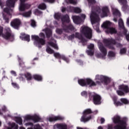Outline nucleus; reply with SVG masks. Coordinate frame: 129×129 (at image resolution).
I'll list each match as a JSON object with an SVG mask.
<instances>
[{
  "instance_id": "1",
  "label": "nucleus",
  "mask_w": 129,
  "mask_h": 129,
  "mask_svg": "<svg viewBox=\"0 0 129 129\" xmlns=\"http://www.w3.org/2000/svg\"><path fill=\"white\" fill-rule=\"evenodd\" d=\"M89 3V8H91L92 11L90 15L91 22L93 25V28L96 30L97 33H100L99 30V22H100V19L99 16H101L102 18L104 17H107L109 15V9L107 6H104L102 7L101 10L99 7H96L95 4L96 1L95 0H88Z\"/></svg>"
},
{
  "instance_id": "2",
  "label": "nucleus",
  "mask_w": 129,
  "mask_h": 129,
  "mask_svg": "<svg viewBox=\"0 0 129 129\" xmlns=\"http://www.w3.org/2000/svg\"><path fill=\"white\" fill-rule=\"evenodd\" d=\"M112 119L114 123H118L114 126V129H126L125 121L127 120V118H123V119L121 120L119 116H115Z\"/></svg>"
},
{
  "instance_id": "3",
  "label": "nucleus",
  "mask_w": 129,
  "mask_h": 129,
  "mask_svg": "<svg viewBox=\"0 0 129 129\" xmlns=\"http://www.w3.org/2000/svg\"><path fill=\"white\" fill-rule=\"evenodd\" d=\"M4 28L0 26V36H2L6 40H14V36L12 35V31L9 27H6L4 29V33L3 34Z\"/></svg>"
},
{
  "instance_id": "4",
  "label": "nucleus",
  "mask_w": 129,
  "mask_h": 129,
  "mask_svg": "<svg viewBox=\"0 0 129 129\" xmlns=\"http://www.w3.org/2000/svg\"><path fill=\"white\" fill-rule=\"evenodd\" d=\"M111 25V23L110 22L107 21L104 22L101 27L102 28L106 29L105 32L107 34H111V35L116 34L117 33V30L113 27H110Z\"/></svg>"
},
{
  "instance_id": "5",
  "label": "nucleus",
  "mask_w": 129,
  "mask_h": 129,
  "mask_svg": "<svg viewBox=\"0 0 129 129\" xmlns=\"http://www.w3.org/2000/svg\"><path fill=\"white\" fill-rule=\"evenodd\" d=\"M103 42L105 45H106L107 47H108V48H109L110 49H114V47L112 45H116V47H117L118 48H121V47H122V44L119 43H116V42H115V40L113 39L112 38L108 39H105L103 40Z\"/></svg>"
},
{
  "instance_id": "6",
  "label": "nucleus",
  "mask_w": 129,
  "mask_h": 129,
  "mask_svg": "<svg viewBox=\"0 0 129 129\" xmlns=\"http://www.w3.org/2000/svg\"><path fill=\"white\" fill-rule=\"evenodd\" d=\"M61 22L63 24V30L65 31V32H68V30H71V31H73L74 30V27L72 24H69L68 26H67L66 25H64V24L65 23H70V20L69 18V16L66 15L65 16H63L61 18Z\"/></svg>"
},
{
  "instance_id": "7",
  "label": "nucleus",
  "mask_w": 129,
  "mask_h": 129,
  "mask_svg": "<svg viewBox=\"0 0 129 129\" xmlns=\"http://www.w3.org/2000/svg\"><path fill=\"white\" fill-rule=\"evenodd\" d=\"M31 39L34 41V45L38 48H42V46H44L46 44V40L42 38H40L38 36L32 35Z\"/></svg>"
},
{
  "instance_id": "8",
  "label": "nucleus",
  "mask_w": 129,
  "mask_h": 129,
  "mask_svg": "<svg viewBox=\"0 0 129 129\" xmlns=\"http://www.w3.org/2000/svg\"><path fill=\"white\" fill-rule=\"evenodd\" d=\"M98 46L99 49L101 52V53H97L96 54V57L98 58H101V59H105V56L107 54V51L106 50V48L103 46V44L101 42L98 43Z\"/></svg>"
},
{
  "instance_id": "9",
  "label": "nucleus",
  "mask_w": 129,
  "mask_h": 129,
  "mask_svg": "<svg viewBox=\"0 0 129 129\" xmlns=\"http://www.w3.org/2000/svg\"><path fill=\"white\" fill-rule=\"evenodd\" d=\"M81 33L86 36L88 39H91L92 37V30L87 26H82L81 28Z\"/></svg>"
},
{
  "instance_id": "10",
  "label": "nucleus",
  "mask_w": 129,
  "mask_h": 129,
  "mask_svg": "<svg viewBox=\"0 0 129 129\" xmlns=\"http://www.w3.org/2000/svg\"><path fill=\"white\" fill-rule=\"evenodd\" d=\"M78 83L80 84V85H81V86H85L87 84L90 86H95V85H96L95 83L90 79L79 80Z\"/></svg>"
},
{
  "instance_id": "11",
  "label": "nucleus",
  "mask_w": 129,
  "mask_h": 129,
  "mask_svg": "<svg viewBox=\"0 0 129 129\" xmlns=\"http://www.w3.org/2000/svg\"><path fill=\"white\" fill-rule=\"evenodd\" d=\"M118 89L119 90H117L116 92L118 95H119L120 96H124V92H125V93H128L129 92V88L127 86L121 85L118 86Z\"/></svg>"
},
{
  "instance_id": "12",
  "label": "nucleus",
  "mask_w": 129,
  "mask_h": 129,
  "mask_svg": "<svg viewBox=\"0 0 129 129\" xmlns=\"http://www.w3.org/2000/svg\"><path fill=\"white\" fill-rule=\"evenodd\" d=\"M75 38H77L78 39H79V40H81L83 46H85V45H86V44H87L86 40H85V39H84L83 37H82V35L79 34V33L77 32L75 34H72V35L69 36V40H73V39H74Z\"/></svg>"
},
{
  "instance_id": "13",
  "label": "nucleus",
  "mask_w": 129,
  "mask_h": 129,
  "mask_svg": "<svg viewBox=\"0 0 129 129\" xmlns=\"http://www.w3.org/2000/svg\"><path fill=\"white\" fill-rule=\"evenodd\" d=\"M96 83L100 84L102 82H104L107 84V82H109V79L107 77L103 75H96L95 78Z\"/></svg>"
},
{
  "instance_id": "14",
  "label": "nucleus",
  "mask_w": 129,
  "mask_h": 129,
  "mask_svg": "<svg viewBox=\"0 0 129 129\" xmlns=\"http://www.w3.org/2000/svg\"><path fill=\"white\" fill-rule=\"evenodd\" d=\"M92 111L90 109H87L84 111V115H83L81 118V121L83 122H87L89 120H90L92 118L91 116L86 117V114H89L92 113Z\"/></svg>"
},
{
  "instance_id": "15",
  "label": "nucleus",
  "mask_w": 129,
  "mask_h": 129,
  "mask_svg": "<svg viewBox=\"0 0 129 129\" xmlns=\"http://www.w3.org/2000/svg\"><path fill=\"white\" fill-rule=\"evenodd\" d=\"M26 1L27 0H20L19 11H20V12H24V11H26V10L30 9L31 7V5L29 4L25 3Z\"/></svg>"
},
{
  "instance_id": "16",
  "label": "nucleus",
  "mask_w": 129,
  "mask_h": 129,
  "mask_svg": "<svg viewBox=\"0 0 129 129\" xmlns=\"http://www.w3.org/2000/svg\"><path fill=\"white\" fill-rule=\"evenodd\" d=\"M24 119L25 120H32L34 121V122H38V121H40V117L37 115H27L24 116Z\"/></svg>"
},
{
  "instance_id": "17",
  "label": "nucleus",
  "mask_w": 129,
  "mask_h": 129,
  "mask_svg": "<svg viewBox=\"0 0 129 129\" xmlns=\"http://www.w3.org/2000/svg\"><path fill=\"white\" fill-rule=\"evenodd\" d=\"M112 12L114 17L113 21L116 23V22H117V19L116 18H119V17H120V12H119V11H118V10H117L116 8L113 7L112 8Z\"/></svg>"
},
{
  "instance_id": "18",
  "label": "nucleus",
  "mask_w": 129,
  "mask_h": 129,
  "mask_svg": "<svg viewBox=\"0 0 129 129\" xmlns=\"http://www.w3.org/2000/svg\"><path fill=\"white\" fill-rule=\"evenodd\" d=\"M118 26H119V29L121 30V31H122L124 35H125L126 34V32H127V30L125 29V28L124 27V24H123V21L122 19H120L118 20Z\"/></svg>"
},
{
  "instance_id": "19",
  "label": "nucleus",
  "mask_w": 129,
  "mask_h": 129,
  "mask_svg": "<svg viewBox=\"0 0 129 129\" xmlns=\"http://www.w3.org/2000/svg\"><path fill=\"white\" fill-rule=\"evenodd\" d=\"M20 25H21V21L19 19H14L11 23V25L13 28H14V29H19Z\"/></svg>"
},
{
  "instance_id": "20",
  "label": "nucleus",
  "mask_w": 129,
  "mask_h": 129,
  "mask_svg": "<svg viewBox=\"0 0 129 129\" xmlns=\"http://www.w3.org/2000/svg\"><path fill=\"white\" fill-rule=\"evenodd\" d=\"M93 102L94 104L97 105L101 103V97L100 95L96 94L93 96Z\"/></svg>"
},
{
  "instance_id": "21",
  "label": "nucleus",
  "mask_w": 129,
  "mask_h": 129,
  "mask_svg": "<svg viewBox=\"0 0 129 129\" xmlns=\"http://www.w3.org/2000/svg\"><path fill=\"white\" fill-rule=\"evenodd\" d=\"M88 49L89 50L86 51L87 54L89 56H93V54H94V44L91 43L88 45Z\"/></svg>"
},
{
  "instance_id": "22",
  "label": "nucleus",
  "mask_w": 129,
  "mask_h": 129,
  "mask_svg": "<svg viewBox=\"0 0 129 129\" xmlns=\"http://www.w3.org/2000/svg\"><path fill=\"white\" fill-rule=\"evenodd\" d=\"M53 55L55 58H58V59H62L64 61H66L67 63H69V59L65 57L64 55H61L59 52H53Z\"/></svg>"
},
{
  "instance_id": "23",
  "label": "nucleus",
  "mask_w": 129,
  "mask_h": 129,
  "mask_svg": "<svg viewBox=\"0 0 129 129\" xmlns=\"http://www.w3.org/2000/svg\"><path fill=\"white\" fill-rule=\"evenodd\" d=\"M118 1H119V3H120V4L121 5H122L123 6L122 7V11H125L129 10V7L127 5H126V3H127L126 0H118Z\"/></svg>"
},
{
  "instance_id": "24",
  "label": "nucleus",
  "mask_w": 129,
  "mask_h": 129,
  "mask_svg": "<svg viewBox=\"0 0 129 129\" xmlns=\"http://www.w3.org/2000/svg\"><path fill=\"white\" fill-rule=\"evenodd\" d=\"M68 11V12H74V13H76V14L81 13V9L78 7H70Z\"/></svg>"
},
{
  "instance_id": "25",
  "label": "nucleus",
  "mask_w": 129,
  "mask_h": 129,
  "mask_svg": "<svg viewBox=\"0 0 129 129\" xmlns=\"http://www.w3.org/2000/svg\"><path fill=\"white\" fill-rule=\"evenodd\" d=\"M53 128L56 129H67V125L65 123H59V124H55L53 126Z\"/></svg>"
},
{
  "instance_id": "26",
  "label": "nucleus",
  "mask_w": 129,
  "mask_h": 129,
  "mask_svg": "<svg viewBox=\"0 0 129 129\" xmlns=\"http://www.w3.org/2000/svg\"><path fill=\"white\" fill-rule=\"evenodd\" d=\"M16 2H18V0H7L6 2V5L8 8H14Z\"/></svg>"
},
{
  "instance_id": "27",
  "label": "nucleus",
  "mask_w": 129,
  "mask_h": 129,
  "mask_svg": "<svg viewBox=\"0 0 129 129\" xmlns=\"http://www.w3.org/2000/svg\"><path fill=\"white\" fill-rule=\"evenodd\" d=\"M64 117L61 116L51 117L49 118V121H55L56 120H63Z\"/></svg>"
},
{
  "instance_id": "28",
  "label": "nucleus",
  "mask_w": 129,
  "mask_h": 129,
  "mask_svg": "<svg viewBox=\"0 0 129 129\" xmlns=\"http://www.w3.org/2000/svg\"><path fill=\"white\" fill-rule=\"evenodd\" d=\"M72 19L75 24H77V25L80 24L81 18L79 16H74L72 17Z\"/></svg>"
},
{
  "instance_id": "29",
  "label": "nucleus",
  "mask_w": 129,
  "mask_h": 129,
  "mask_svg": "<svg viewBox=\"0 0 129 129\" xmlns=\"http://www.w3.org/2000/svg\"><path fill=\"white\" fill-rule=\"evenodd\" d=\"M21 35L22 36H20V39L24 41H27V42H30V35H26L25 33H22Z\"/></svg>"
},
{
  "instance_id": "30",
  "label": "nucleus",
  "mask_w": 129,
  "mask_h": 129,
  "mask_svg": "<svg viewBox=\"0 0 129 129\" xmlns=\"http://www.w3.org/2000/svg\"><path fill=\"white\" fill-rule=\"evenodd\" d=\"M113 101L115 106H121L122 105V103L117 101V98L116 97H113Z\"/></svg>"
},
{
  "instance_id": "31",
  "label": "nucleus",
  "mask_w": 129,
  "mask_h": 129,
  "mask_svg": "<svg viewBox=\"0 0 129 129\" xmlns=\"http://www.w3.org/2000/svg\"><path fill=\"white\" fill-rule=\"evenodd\" d=\"M9 124L10 127H7V129H18L19 127L16 123H9Z\"/></svg>"
},
{
  "instance_id": "32",
  "label": "nucleus",
  "mask_w": 129,
  "mask_h": 129,
  "mask_svg": "<svg viewBox=\"0 0 129 129\" xmlns=\"http://www.w3.org/2000/svg\"><path fill=\"white\" fill-rule=\"evenodd\" d=\"M44 32H45L47 38H50L52 36V31L50 29L48 28H46L45 29L43 30Z\"/></svg>"
},
{
  "instance_id": "33",
  "label": "nucleus",
  "mask_w": 129,
  "mask_h": 129,
  "mask_svg": "<svg viewBox=\"0 0 129 129\" xmlns=\"http://www.w3.org/2000/svg\"><path fill=\"white\" fill-rule=\"evenodd\" d=\"M48 46H51V47H52V48H54V49H55L56 50H58L59 48L58 47V45L56 43H54L53 42H48Z\"/></svg>"
},
{
  "instance_id": "34",
  "label": "nucleus",
  "mask_w": 129,
  "mask_h": 129,
  "mask_svg": "<svg viewBox=\"0 0 129 129\" xmlns=\"http://www.w3.org/2000/svg\"><path fill=\"white\" fill-rule=\"evenodd\" d=\"M33 78L35 80L37 81H42V77L38 75H34Z\"/></svg>"
},
{
  "instance_id": "35",
  "label": "nucleus",
  "mask_w": 129,
  "mask_h": 129,
  "mask_svg": "<svg viewBox=\"0 0 129 129\" xmlns=\"http://www.w3.org/2000/svg\"><path fill=\"white\" fill-rule=\"evenodd\" d=\"M31 14H32V12L31 11H29L28 12L23 13L22 16L25 18H29V17H31Z\"/></svg>"
},
{
  "instance_id": "36",
  "label": "nucleus",
  "mask_w": 129,
  "mask_h": 129,
  "mask_svg": "<svg viewBox=\"0 0 129 129\" xmlns=\"http://www.w3.org/2000/svg\"><path fill=\"white\" fill-rule=\"evenodd\" d=\"M46 51L47 53H48V54H53V53H54V50H53V49L50 48L49 46H47Z\"/></svg>"
},
{
  "instance_id": "37",
  "label": "nucleus",
  "mask_w": 129,
  "mask_h": 129,
  "mask_svg": "<svg viewBox=\"0 0 129 129\" xmlns=\"http://www.w3.org/2000/svg\"><path fill=\"white\" fill-rule=\"evenodd\" d=\"M23 76L27 79V80H31L32 79V76L29 73H27L26 74H24V76Z\"/></svg>"
},
{
  "instance_id": "38",
  "label": "nucleus",
  "mask_w": 129,
  "mask_h": 129,
  "mask_svg": "<svg viewBox=\"0 0 129 129\" xmlns=\"http://www.w3.org/2000/svg\"><path fill=\"white\" fill-rule=\"evenodd\" d=\"M120 101L122 102V103H123L124 104H127L128 103V100L125 98H121Z\"/></svg>"
},
{
  "instance_id": "39",
  "label": "nucleus",
  "mask_w": 129,
  "mask_h": 129,
  "mask_svg": "<svg viewBox=\"0 0 129 129\" xmlns=\"http://www.w3.org/2000/svg\"><path fill=\"white\" fill-rule=\"evenodd\" d=\"M61 18V14L59 13H55L54 14V18L56 20H59Z\"/></svg>"
},
{
  "instance_id": "40",
  "label": "nucleus",
  "mask_w": 129,
  "mask_h": 129,
  "mask_svg": "<svg viewBox=\"0 0 129 129\" xmlns=\"http://www.w3.org/2000/svg\"><path fill=\"white\" fill-rule=\"evenodd\" d=\"M38 9L40 10H45L46 9V5L45 4H41L38 6Z\"/></svg>"
},
{
  "instance_id": "41",
  "label": "nucleus",
  "mask_w": 129,
  "mask_h": 129,
  "mask_svg": "<svg viewBox=\"0 0 129 129\" xmlns=\"http://www.w3.org/2000/svg\"><path fill=\"white\" fill-rule=\"evenodd\" d=\"M27 129H33V128L32 127H29ZM33 129H42V128L41 127V126H40V125L36 124V125H35L34 126Z\"/></svg>"
},
{
  "instance_id": "42",
  "label": "nucleus",
  "mask_w": 129,
  "mask_h": 129,
  "mask_svg": "<svg viewBox=\"0 0 129 129\" xmlns=\"http://www.w3.org/2000/svg\"><path fill=\"white\" fill-rule=\"evenodd\" d=\"M16 122L22 125L23 124V120L21 118H18L16 120Z\"/></svg>"
},
{
  "instance_id": "43",
  "label": "nucleus",
  "mask_w": 129,
  "mask_h": 129,
  "mask_svg": "<svg viewBox=\"0 0 129 129\" xmlns=\"http://www.w3.org/2000/svg\"><path fill=\"white\" fill-rule=\"evenodd\" d=\"M125 53H126V48H123L120 49V54H121V55H123V54H125Z\"/></svg>"
},
{
  "instance_id": "44",
  "label": "nucleus",
  "mask_w": 129,
  "mask_h": 129,
  "mask_svg": "<svg viewBox=\"0 0 129 129\" xmlns=\"http://www.w3.org/2000/svg\"><path fill=\"white\" fill-rule=\"evenodd\" d=\"M4 11L5 12V13H7V14H10V13L13 12V10L10 8H5Z\"/></svg>"
},
{
  "instance_id": "45",
  "label": "nucleus",
  "mask_w": 129,
  "mask_h": 129,
  "mask_svg": "<svg viewBox=\"0 0 129 129\" xmlns=\"http://www.w3.org/2000/svg\"><path fill=\"white\" fill-rule=\"evenodd\" d=\"M108 56L109 57H114L115 56V54L114 53V52H112V51H109L108 52Z\"/></svg>"
},
{
  "instance_id": "46",
  "label": "nucleus",
  "mask_w": 129,
  "mask_h": 129,
  "mask_svg": "<svg viewBox=\"0 0 129 129\" xmlns=\"http://www.w3.org/2000/svg\"><path fill=\"white\" fill-rule=\"evenodd\" d=\"M12 85H13V87H14V88H17V89H19V85L17 84V83H12Z\"/></svg>"
},
{
  "instance_id": "47",
  "label": "nucleus",
  "mask_w": 129,
  "mask_h": 129,
  "mask_svg": "<svg viewBox=\"0 0 129 129\" xmlns=\"http://www.w3.org/2000/svg\"><path fill=\"white\" fill-rule=\"evenodd\" d=\"M20 75V80L21 81H24L25 80V78H26V77H24L25 75L21 74Z\"/></svg>"
},
{
  "instance_id": "48",
  "label": "nucleus",
  "mask_w": 129,
  "mask_h": 129,
  "mask_svg": "<svg viewBox=\"0 0 129 129\" xmlns=\"http://www.w3.org/2000/svg\"><path fill=\"white\" fill-rule=\"evenodd\" d=\"M81 95L82 96H85V97H87V92H86L85 91H84L81 93Z\"/></svg>"
},
{
  "instance_id": "49",
  "label": "nucleus",
  "mask_w": 129,
  "mask_h": 129,
  "mask_svg": "<svg viewBox=\"0 0 129 129\" xmlns=\"http://www.w3.org/2000/svg\"><path fill=\"white\" fill-rule=\"evenodd\" d=\"M69 2L70 4H72L73 5H76V4H77V2L75 1V0H69Z\"/></svg>"
},
{
  "instance_id": "50",
  "label": "nucleus",
  "mask_w": 129,
  "mask_h": 129,
  "mask_svg": "<svg viewBox=\"0 0 129 129\" xmlns=\"http://www.w3.org/2000/svg\"><path fill=\"white\" fill-rule=\"evenodd\" d=\"M3 19L6 21V23H9V18H8V16H6L3 15Z\"/></svg>"
},
{
  "instance_id": "51",
  "label": "nucleus",
  "mask_w": 129,
  "mask_h": 129,
  "mask_svg": "<svg viewBox=\"0 0 129 129\" xmlns=\"http://www.w3.org/2000/svg\"><path fill=\"white\" fill-rule=\"evenodd\" d=\"M43 2L45 3H50L52 4V3H54L55 2V0H43Z\"/></svg>"
},
{
  "instance_id": "52",
  "label": "nucleus",
  "mask_w": 129,
  "mask_h": 129,
  "mask_svg": "<svg viewBox=\"0 0 129 129\" xmlns=\"http://www.w3.org/2000/svg\"><path fill=\"white\" fill-rule=\"evenodd\" d=\"M31 25L32 27H34L36 26V22H35V21L32 20Z\"/></svg>"
},
{
  "instance_id": "53",
  "label": "nucleus",
  "mask_w": 129,
  "mask_h": 129,
  "mask_svg": "<svg viewBox=\"0 0 129 129\" xmlns=\"http://www.w3.org/2000/svg\"><path fill=\"white\" fill-rule=\"evenodd\" d=\"M62 32H63V31L62 30V29H57L56 30V32L57 34H61Z\"/></svg>"
},
{
  "instance_id": "54",
  "label": "nucleus",
  "mask_w": 129,
  "mask_h": 129,
  "mask_svg": "<svg viewBox=\"0 0 129 129\" xmlns=\"http://www.w3.org/2000/svg\"><path fill=\"white\" fill-rule=\"evenodd\" d=\"M25 125H26V126H33V123L28 122V123H25Z\"/></svg>"
},
{
  "instance_id": "55",
  "label": "nucleus",
  "mask_w": 129,
  "mask_h": 129,
  "mask_svg": "<svg viewBox=\"0 0 129 129\" xmlns=\"http://www.w3.org/2000/svg\"><path fill=\"white\" fill-rule=\"evenodd\" d=\"M39 36L41 37V38H45V34H44V33H40L39 34Z\"/></svg>"
},
{
  "instance_id": "56",
  "label": "nucleus",
  "mask_w": 129,
  "mask_h": 129,
  "mask_svg": "<svg viewBox=\"0 0 129 129\" xmlns=\"http://www.w3.org/2000/svg\"><path fill=\"white\" fill-rule=\"evenodd\" d=\"M11 74H12L13 75H14V76H17V73H16V72L14 71H12L11 72Z\"/></svg>"
},
{
  "instance_id": "57",
  "label": "nucleus",
  "mask_w": 129,
  "mask_h": 129,
  "mask_svg": "<svg viewBox=\"0 0 129 129\" xmlns=\"http://www.w3.org/2000/svg\"><path fill=\"white\" fill-rule=\"evenodd\" d=\"M2 110L3 111H7V107H6V106H3L2 107Z\"/></svg>"
},
{
  "instance_id": "58",
  "label": "nucleus",
  "mask_w": 129,
  "mask_h": 129,
  "mask_svg": "<svg viewBox=\"0 0 129 129\" xmlns=\"http://www.w3.org/2000/svg\"><path fill=\"white\" fill-rule=\"evenodd\" d=\"M113 126L112 124H108L107 129H112Z\"/></svg>"
},
{
  "instance_id": "59",
  "label": "nucleus",
  "mask_w": 129,
  "mask_h": 129,
  "mask_svg": "<svg viewBox=\"0 0 129 129\" xmlns=\"http://www.w3.org/2000/svg\"><path fill=\"white\" fill-rule=\"evenodd\" d=\"M104 121H105V120L104 119V118H101V123H103V122H104Z\"/></svg>"
},
{
  "instance_id": "60",
  "label": "nucleus",
  "mask_w": 129,
  "mask_h": 129,
  "mask_svg": "<svg viewBox=\"0 0 129 129\" xmlns=\"http://www.w3.org/2000/svg\"><path fill=\"white\" fill-rule=\"evenodd\" d=\"M65 11H66V8H64V7H62V8H61V12H62V13H64V12H65Z\"/></svg>"
},
{
  "instance_id": "61",
  "label": "nucleus",
  "mask_w": 129,
  "mask_h": 129,
  "mask_svg": "<svg viewBox=\"0 0 129 129\" xmlns=\"http://www.w3.org/2000/svg\"><path fill=\"white\" fill-rule=\"evenodd\" d=\"M126 39L127 41H129V34L126 35Z\"/></svg>"
},
{
  "instance_id": "62",
  "label": "nucleus",
  "mask_w": 129,
  "mask_h": 129,
  "mask_svg": "<svg viewBox=\"0 0 129 129\" xmlns=\"http://www.w3.org/2000/svg\"><path fill=\"white\" fill-rule=\"evenodd\" d=\"M81 17L83 19H85V18H86V16L84 14H82Z\"/></svg>"
},
{
  "instance_id": "63",
  "label": "nucleus",
  "mask_w": 129,
  "mask_h": 129,
  "mask_svg": "<svg viewBox=\"0 0 129 129\" xmlns=\"http://www.w3.org/2000/svg\"><path fill=\"white\" fill-rule=\"evenodd\" d=\"M0 6H1V8L3 9V3L2 2V0H0Z\"/></svg>"
},
{
  "instance_id": "64",
  "label": "nucleus",
  "mask_w": 129,
  "mask_h": 129,
  "mask_svg": "<svg viewBox=\"0 0 129 129\" xmlns=\"http://www.w3.org/2000/svg\"><path fill=\"white\" fill-rule=\"evenodd\" d=\"M127 25H129V18L127 19Z\"/></svg>"
}]
</instances>
